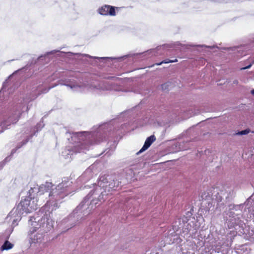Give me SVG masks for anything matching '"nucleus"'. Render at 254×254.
I'll use <instances>...</instances> for the list:
<instances>
[{"mask_svg": "<svg viewBox=\"0 0 254 254\" xmlns=\"http://www.w3.org/2000/svg\"><path fill=\"white\" fill-rule=\"evenodd\" d=\"M37 200L34 198H32L28 196L24 199L21 200L18 205V207H21L23 211L25 213H30L37 209Z\"/></svg>", "mask_w": 254, "mask_h": 254, "instance_id": "nucleus-1", "label": "nucleus"}, {"mask_svg": "<svg viewBox=\"0 0 254 254\" xmlns=\"http://www.w3.org/2000/svg\"><path fill=\"white\" fill-rule=\"evenodd\" d=\"M67 194L66 191L64 188L58 186L55 190H53V191L49 193V196H53L55 200L58 201L64 198Z\"/></svg>", "mask_w": 254, "mask_h": 254, "instance_id": "nucleus-2", "label": "nucleus"}, {"mask_svg": "<svg viewBox=\"0 0 254 254\" xmlns=\"http://www.w3.org/2000/svg\"><path fill=\"white\" fill-rule=\"evenodd\" d=\"M99 13L102 15L115 16V7L113 6L105 4L98 9Z\"/></svg>", "mask_w": 254, "mask_h": 254, "instance_id": "nucleus-3", "label": "nucleus"}, {"mask_svg": "<svg viewBox=\"0 0 254 254\" xmlns=\"http://www.w3.org/2000/svg\"><path fill=\"white\" fill-rule=\"evenodd\" d=\"M155 139L156 138L154 135H151L150 136L147 138L143 146L137 154H139L147 149L151 145V144L155 140Z\"/></svg>", "mask_w": 254, "mask_h": 254, "instance_id": "nucleus-4", "label": "nucleus"}, {"mask_svg": "<svg viewBox=\"0 0 254 254\" xmlns=\"http://www.w3.org/2000/svg\"><path fill=\"white\" fill-rule=\"evenodd\" d=\"M13 245L10 243L9 241H6L3 245L1 246V249L2 250H8L11 249L13 247Z\"/></svg>", "mask_w": 254, "mask_h": 254, "instance_id": "nucleus-5", "label": "nucleus"}, {"mask_svg": "<svg viewBox=\"0 0 254 254\" xmlns=\"http://www.w3.org/2000/svg\"><path fill=\"white\" fill-rule=\"evenodd\" d=\"M177 61H178V60L177 59H175L174 60H172L167 59V60H165L163 61L162 62H161L160 63L157 64H156L159 65H161L163 63L168 64V63H170L177 62Z\"/></svg>", "mask_w": 254, "mask_h": 254, "instance_id": "nucleus-6", "label": "nucleus"}, {"mask_svg": "<svg viewBox=\"0 0 254 254\" xmlns=\"http://www.w3.org/2000/svg\"><path fill=\"white\" fill-rule=\"evenodd\" d=\"M249 132H250L249 129H245V130H242V131L239 132V134H241V135H244V134H248V133H249Z\"/></svg>", "mask_w": 254, "mask_h": 254, "instance_id": "nucleus-7", "label": "nucleus"}, {"mask_svg": "<svg viewBox=\"0 0 254 254\" xmlns=\"http://www.w3.org/2000/svg\"><path fill=\"white\" fill-rule=\"evenodd\" d=\"M251 66V64H250L248 66H246V67H243L241 68V69H247V68H250V67Z\"/></svg>", "mask_w": 254, "mask_h": 254, "instance_id": "nucleus-8", "label": "nucleus"}, {"mask_svg": "<svg viewBox=\"0 0 254 254\" xmlns=\"http://www.w3.org/2000/svg\"><path fill=\"white\" fill-rule=\"evenodd\" d=\"M233 83H234V84H238V80H234V81H233Z\"/></svg>", "mask_w": 254, "mask_h": 254, "instance_id": "nucleus-9", "label": "nucleus"}, {"mask_svg": "<svg viewBox=\"0 0 254 254\" xmlns=\"http://www.w3.org/2000/svg\"><path fill=\"white\" fill-rule=\"evenodd\" d=\"M167 86L166 84H164L163 85H162V89H164V88H166V86Z\"/></svg>", "mask_w": 254, "mask_h": 254, "instance_id": "nucleus-10", "label": "nucleus"}, {"mask_svg": "<svg viewBox=\"0 0 254 254\" xmlns=\"http://www.w3.org/2000/svg\"><path fill=\"white\" fill-rule=\"evenodd\" d=\"M50 88H49L48 90L45 89V90H44V91L43 92V93H46V92H47Z\"/></svg>", "mask_w": 254, "mask_h": 254, "instance_id": "nucleus-11", "label": "nucleus"}, {"mask_svg": "<svg viewBox=\"0 0 254 254\" xmlns=\"http://www.w3.org/2000/svg\"><path fill=\"white\" fill-rule=\"evenodd\" d=\"M251 93H252V94H253V95H254V89H253V90H252L251 91Z\"/></svg>", "mask_w": 254, "mask_h": 254, "instance_id": "nucleus-12", "label": "nucleus"}]
</instances>
